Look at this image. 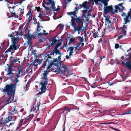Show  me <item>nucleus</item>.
<instances>
[{
  "label": "nucleus",
  "instance_id": "f257e3e1",
  "mask_svg": "<svg viewBox=\"0 0 131 131\" xmlns=\"http://www.w3.org/2000/svg\"><path fill=\"white\" fill-rule=\"evenodd\" d=\"M50 62V64H48L47 67V69L44 71V73L41 74V78L42 80L40 84L41 85L40 89L42 93H44L46 91V86L48 83V79L47 75L49 72V70L51 68L52 65H54L55 66H57L58 64V60L57 59H52L51 60L49 61Z\"/></svg>",
  "mask_w": 131,
  "mask_h": 131
},
{
  "label": "nucleus",
  "instance_id": "f03ea898",
  "mask_svg": "<svg viewBox=\"0 0 131 131\" xmlns=\"http://www.w3.org/2000/svg\"><path fill=\"white\" fill-rule=\"evenodd\" d=\"M5 94L8 95L5 102L6 104L11 103L13 101L15 93V89L14 85H12L6 84L4 88L3 91Z\"/></svg>",
  "mask_w": 131,
  "mask_h": 131
},
{
  "label": "nucleus",
  "instance_id": "7ed1b4c3",
  "mask_svg": "<svg viewBox=\"0 0 131 131\" xmlns=\"http://www.w3.org/2000/svg\"><path fill=\"white\" fill-rule=\"evenodd\" d=\"M23 71L22 68L20 66L18 67L17 70L15 72L13 73L9 71L7 72V75L11 79L13 82L16 85L19 81L18 79L20 77V74Z\"/></svg>",
  "mask_w": 131,
  "mask_h": 131
},
{
  "label": "nucleus",
  "instance_id": "20e7f679",
  "mask_svg": "<svg viewBox=\"0 0 131 131\" xmlns=\"http://www.w3.org/2000/svg\"><path fill=\"white\" fill-rule=\"evenodd\" d=\"M47 1L48 2L46 3L45 2H43L42 4V6L45 8V9L47 13H49L51 10L53 11H57L59 10V6L57 8H56L54 3L53 1H52V0Z\"/></svg>",
  "mask_w": 131,
  "mask_h": 131
},
{
  "label": "nucleus",
  "instance_id": "39448f33",
  "mask_svg": "<svg viewBox=\"0 0 131 131\" xmlns=\"http://www.w3.org/2000/svg\"><path fill=\"white\" fill-rule=\"evenodd\" d=\"M8 36L9 37H11V39L13 41L12 42V44L10 46L9 48L6 51L5 53H7L10 52L12 53H13L14 52V50H16L18 48V45L16 44L18 42L19 38L18 35L16 36V37H15V36H13L11 34H9Z\"/></svg>",
  "mask_w": 131,
  "mask_h": 131
},
{
  "label": "nucleus",
  "instance_id": "423d86ee",
  "mask_svg": "<svg viewBox=\"0 0 131 131\" xmlns=\"http://www.w3.org/2000/svg\"><path fill=\"white\" fill-rule=\"evenodd\" d=\"M123 65L125 64L128 70H131V53H129L128 55L126 56L124 58V56L121 58V59L119 61Z\"/></svg>",
  "mask_w": 131,
  "mask_h": 131
},
{
  "label": "nucleus",
  "instance_id": "0eeeda50",
  "mask_svg": "<svg viewBox=\"0 0 131 131\" xmlns=\"http://www.w3.org/2000/svg\"><path fill=\"white\" fill-rule=\"evenodd\" d=\"M40 104L39 102H38L37 103V106L34 104L33 107H31V109L30 110V114L26 118H25L27 123L29 122L34 117L33 114L37 113L39 110Z\"/></svg>",
  "mask_w": 131,
  "mask_h": 131
},
{
  "label": "nucleus",
  "instance_id": "6e6552de",
  "mask_svg": "<svg viewBox=\"0 0 131 131\" xmlns=\"http://www.w3.org/2000/svg\"><path fill=\"white\" fill-rule=\"evenodd\" d=\"M13 118L12 116H8L3 121L0 120V127L1 131H6L7 123L12 121Z\"/></svg>",
  "mask_w": 131,
  "mask_h": 131
},
{
  "label": "nucleus",
  "instance_id": "1a4fd4ad",
  "mask_svg": "<svg viewBox=\"0 0 131 131\" xmlns=\"http://www.w3.org/2000/svg\"><path fill=\"white\" fill-rule=\"evenodd\" d=\"M104 17H105V21L106 23L104 30L106 32H109L112 29L111 26L112 23L108 18L106 17L105 16H104Z\"/></svg>",
  "mask_w": 131,
  "mask_h": 131
},
{
  "label": "nucleus",
  "instance_id": "9d476101",
  "mask_svg": "<svg viewBox=\"0 0 131 131\" xmlns=\"http://www.w3.org/2000/svg\"><path fill=\"white\" fill-rule=\"evenodd\" d=\"M67 14L70 15L72 19L71 21V25H72V27L76 26V25L75 21V19L74 18L77 17L76 13L75 12H67Z\"/></svg>",
  "mask_w": 131,
  "mask_h": 131
},
{
  "label": "nucleus",
  "instance_id": "9b49d317",
  "mask_svg": "<svg viewBox=\"0 0 131 131\" xmlns=\"http://www.w3.org/2000/svg\"><path fill=\"white\" fill-rule=\"evenodd\" d=\"M115 11H118V10L120 12H122L121 15L122 17L126 16L125 13L123 12V10L125 8L123 6L122 4H119L115 6Z\"/></svg>",
  "mask_w": 131,
  "mask_h": 131
},
{
  "label": "nucleus",
  "instance_id": "f8f14e48",
  "mask_svg": "<svg viewBox=\"0 0 131 131\" xmlns=\"http://www.w3.org/2000/svg\"><path fill=\"white\" fill-rule=\"evenodd\" d=\"M123 29L118 35V38L120 39L125 36L126 35V30L127 29L126 26L124 25L123 27Z\"/></svg>",
  "mask_w": 131,
  "mask_h": 131
},
{
  "label": "nucleus",
  "instance_id": "ddd939ff",
  "mask_svg": "<svg viewBox=\"0 0 131 131\" xmlns=\"http://www.w3.org/2000/svg\"><path fill=\"white\" fill-rule=\"evenodd\" d=\"M104 13L106 14L108 12H111L113 11L112 6V5L109 6L107 7H104Z\"/></svg>",
  "mask_w": 131,
  "mask_h": 131
},
{
  "label": "nucleus",
  "instance_id": "4468645a",
  "mask_svg": "<svg viewBox=\"0 0 131 131\" xmlns=\"http://www.w3.org/2000/svg\"><path fill=\"white\" fill-rule=\"evenodd\" d=\"M15 7V6H13L12 7H11L10 6H9L8 8L9 10L10 13L11 14V16L12 17H16V15L15 14L14 9Z\"/></svg>",
  "mask_w": 131,
  "mask_h": 131
},
{
  "label": "nucleus",
  "instance_id": "2eb2a0df",
  "mask_svg": "<svg viewBox=\"0 0 131 131\" xmlns=\"http://www.w3.org/2000/svg\"><path fill=\"white\" fill-rule=\"evenodd\" d=\"M129 17H130V18H131L130 11H129L127 13V15L126 16V17L124 18V20L125 21V24L129 22L130 20L128 19Z\"/></svg>",
  "mask_w": 131,
  "mask_h": 131
},
{
  "label": "nucleus",
  "instance_id": "dca6fc26",
  "mask_svg": "<svg viewBox=\"0 0 131 131\" xmlns=\"http://www.w3.org/2000/svg\"><path fill=\"white\" fill-rule=\"evenodd\" d=\"M33 35H30V34L27 36V39L28 41L27 42L28 45L29 46V49L30 48L31 46V39Z\"/></svg>",
  "mask_w": 131,
  "mask_h": 131
},
{
  "label": "nucleus",
  "instance_id": "f3484780",
  "mask_svg": "<svg viewBox=\"0 0 131 131\" xmlns=\"http://www.w3.org/2000/svg\"><path fill=\"white\" fill-rule=\"evenodd\" d=\"M68 68L64 64H62L60 68V71L64 74H66L67 72Z\"/></svg>",
  "mask_w": 131,
  "mask_h": 131
},
{
  "label": "nucleus",
  "instance_id": "a211bd4d",
  "mask_svg": "<svg viewBox=\"0 0 131 131\" xmlns=\"http://www.w3.org/2000/svg\"><path fill=\"white\" fill-rule=\"evenodd\" d=\"M16 106H15V107L11 108V111L8 112L9 115H13L16 114L17 113V111L16 109Z\"/></svg>",
  "mask_w": 131,
  "mask_h": 131
},
{
  "label": "nucleus",
  "instance_id": "6ab92c4d",
  "mask_svg": "<svg viewBox=\"0 0 131 131\" xmlns=\"http://www.w3.org/2000/svg\"><path fill=\"white\" fill-rule=\"evenodd\" d=\"M89 4V2H85L83 3V7L86 10H83L82 11L83 13H86L87 12L86 10L89 9V7H86V6Z\"/></svg>",
  "mask_w": 131,
  "mask_h": 131
},
{
  "label": "nucleus",
  "instance_id": "aec40b11",
  "mask_svg": "<svg viewBox=\"0 0 131 131\" xmlns=\"http://www.w3.org/2000/svg\"><path fill=\"white\" fill-rule=\"evenodd\" d=\"M75 20L77 22L79 23V24L81 25L82 24V18L81 17H78L74 18Z\"/></svg>",
  "mask_w": 131,
  "mask_h": 131
},
{
  "label": "nucleus",
  "instance_id": "412c9836",
  "mask_svg": "<svg viewBox=\"0 0 131 131\" xmlns=\"http://www.w3.org/2000/svg\"><path fill=\"white\" fill-rule=\"evenodd\" d=\"M63 109L64 111H67V113L65 115V116L66 117V115L68 114V113L70 112L71 110L73 109V108H71L69 107H64Z\"/></svg>",
  "mask_w": 131,
  "mask_h": 131
},
{
  "label": "nucleus",
  "instance_id": "4be33fe9",
  "mask_svg": "<svg viewBox=\"0 0 131 131\" xmlns=\"http://www.w3.org/2000/svg\"><path fill=\"white\" fill-rule=\"evenodd\" d=\"M27 123L26 122L25 119H23L20 120L19 121V126H21L23 125L27 124Z\"/></svg>",
  "mask_w": 131,
  "mask_h": 131
},
{
  "label": "nucleus",
  "instance_id": "5701e85b",
  "mask_svg": "<svg viewBox=\"0 0 131 131\" xmlns=\"http://www.w3.org/2000/svg\"><path fill=\"white\" fill-rule=\"evenodd\" d=\"M19 60V59H13L10 62V65L11 66H13L14 63L17 62Z\"/></svg>",
  "mask_w": 131,
  "mask_h": 131
},
{
  "label": "nucleus",
  "instance_id": "b1692460",
  "mask_svg": "<svg viewBox=\"0 0 131 131\" xmlns=\"http://www.w3.org/2000/svg\"><path fill=\"white\" fill-rule=\"evenodd\" d=\"M31 52L32 54L34 56V58H35V59H38V57H37V54L36 53L37 52V51L35 50H32L31 51Z\"/></svg>",
  "mask_w": 131,
  "mask_h": 131
},
{
  "label": "nucleus",
  "instance_id": "393cba45",
  "mask_svg": "<svg viewBox=\"0 0 131 131\" xmlns=\"http://www.w3.org/2000/svg\"><path fill=\"white\" fill-rule=\"evenodd\" d=\"M39 62V59L37 58L36 59H35L34 61L32 62V64L34 66H36L38 65L37 63Z\"/></svg>",
  "mask_w": 131,
  "mask_h": 131
},
{
  "label": "nucleus",
  "instance_id": "a878e982",
  "mask_svg": "<svg viewBox=\"0 0 131 131\" xmlns=\"http://www.w3.org/2000/svg\"><path fill=\"white\" fill-rule=\"evenodd\" d=\"M74 47H69L68 50H69L70 51L69 53L70 54H72L73 53V50L74 49Z\"/></svg>",
  "mask_w": 131,
  "mask_h": 131
},
{
  "label": "nucleus",
  "instance_id": "bb28decb",
  "mask_svg": "<svg viewBox=\"0 0 131 131\" xmlns=\"http://www.w3.org/2000/svg\"><path fill=\"white\" fill-rule=\"evenodd\" d=\"M62 42L61 41H59L56 44L54 48V49H58V47L61 45Z\"/></svg>",
  "mask_w": 131,
  "mask_h": 131
},
{
  "label": "nucleus",
  "instance_id": "cd10ccee",
  "mask_svg": "<svg viewBox=\"0 0 131 131\" xmlns=\"http://www.w3.org/2000/svg\"><path fill=\"white\" fill-rule=\"evenodd\" d=\"M92 32L93 33V37L94 38H96L97 37H98L97 34L98 33L97 32H95L94 31H92Z\"/></svg>",
  "mask_w": 131,
  "mask_h": 131
},
{
  "label": "nucleus",
  "instance_id": "c85d7f7f",
  "mask_svg": "<svg viewBox=\"0 0 131 131\" xmlns=\"http://www.w3.org/2000/svg\"><path fill=\"white\" fill-rule=\"evenodd\" d=\"M54 50L55 51V53L56 54H58L59 55L61 54V53L60 52L59 50L57 49L54 48Z\"/></svg>",
  "mask_w": 131,
  "mask_h": 131
},
{
  "label": "nucleus",
  "instance_id": "c756f323",
  "mask_svg": "<svg viewBox=\"0 0 131 131\" xmlns=\"http://www.w3.org/2000/svg\"><path fill=\"white\" fill-rule=\"evenodd\" d=\"M98 59L99 60L95 62V64L96 66V65H97L98 64H100V63L101 61L102 57L99 58Z\"/></svg>",
  "mask_w": 131,
  "mask_h": 131
},
{
  "label": "nucleus",
  "instance_id": "7c9ffc66",
  "mask_svg": "<svg viewBox=\"0 0 131 131\" xmlns=\"http://www.w3.org/2000/svg\"><path fill=\"white\" fill-rule=\"evenodd\" d=\"M77 39L80 40V42L81 43H82L84 41L83 37L78 36L77 37Z\"/></svg>",
  "mask_w": 131,
  "mask_h": 131
},
{
  "label": "nucleus",
  "instance_id": "2f4dec72",
  "mask_svg": "<svg viewBox=\"0 0 131 131\" xmlns=\"http://www.w3.org/2000/svg\"><path fill=\"white\" fill-rule=\"evenodd\" d=\"M130 114H131V111H125L123 112L122 113V115H128Z\"/></svg>",
  "mask_w": 131,
  "mask_h": 131
},
{
  "label": "nucleus",
  "instance_id": "473e14b6",
  "mask_svg": "<svg viewBox=\"0 0 131 131\" xmlns=\"http://www.w3.org/2000/svg\"><path fill=\"white\" fill-rule=\"evenodd\" d=\"M57 41V40L56 39H52L51 41L52 43L51 44V45L52 46H53L54 44L56 43Z\"/></svg>",
  "mask_w": 131,
  "mask_h": 131
},
{
  "label": "nucleus",
  "instance_id": "72a5a7b5",
  "mask_svg": "<svg viewBox=\"0 0 131 131\" xmlns=\"http://www.w3.org/2000/svg\"><path fill=\"white\" fill-rule=\"evenodd\" d=\"M25 35L26 36L30 34L29 30L27 29V28L25 29Z\"/></svg>",
  "mask_w": 131,
  "mask_h": 131
},
{
  "label": "nucleus",
  "instance_id": "f704fd0d",
  "mask_svg": "<svg viewBox=\"0 0 131 131\" xmlns=\"http://www.w3.org/2000/svg\"><path fill=\"white\" fill-rule=\"evenodd\" d=\"M49 54H48L47 55L48 56L50 55H53V56L54 54V53H55V51H54V49L53 50H51Z\"/></svg>",
  "mask_w": 131,
  "mask_h": 131
},
{
  "label": "nucleus",
  "instance_id": "c9c22d12",
  "mask_svg": "<svg viewBox=\"0 0 131 131\" xmlns=\"http://www.w3.org/2000/svg\"><path fill=\"white\" fill-rule=\"evenodd\" d=\"M81 25L79 24L78 26V27L77 28V31H81L82 29V26H81Z\"/></svg>",
  "mask_w": 131,
  "mask_h": 131
},
{
  "label": "nucleus",
  "instance_id": "e433bc0d",
  "mask_svg": "<svg viewBox=\"0 0 131 131\" xmlns=\"http://www.w3.org/2000/svg\"><path fill=\"white\" fill-rule=\"evenodd\" d=\"M38 36H39L40 37H41L43 35H46L48 34V33H42L40 32L38 34Z\"/></svg>",
  "mask_w": 131,
  "mask_h": 131
},
{
  "label": "nucleus",
  "instance_id": "4c0bfd02",
  "mask_svg": "<svg viewBox=\"0 0 131 131\" xmlns=\"http://www.w3.org/2000/svg\"><path fill=\"white\" fill-rule=\"evenodd\" d=\"M15 122L14 121H13L11 123H10L8 125H6V127H10L11 126L13 125L15 123Z\"/></svg>",
  "mask_w": 131,
  "mask_h": 131
},
{
  "label": "nucleus",
  "instance_id": "58836bf2",
  "mask_svg": "<svg viewBox=\"0 0 131 131\" xmlns=\"http://www.w3.org/2000/svg\"><path fill=\"white\" fill-rule=\"evenodd\" d=\"M13 66H9L8 68V70L7 71V72H9V71L10 72H12Z\"/></svg>",
  "mask_w": 131,
  "mask_h": 131
},
{
  "label": "nucleus",
  "instance_id": "ea45409f",
  "mask_svg": "<svg viewBox=\"0 0 131 131\" xmlns=\"http://www.w3.org/2000/svg\"><path fill=\"white\" fill-rule=\"evenodd\" d=\"M83 43H82L80 42V43H77L76 47H81V46L82 45Z\"/></svg>",
  "mask_w": 131,
  "mask_h": 131
},
{
  "label": "nucleus",
  "instance_id": "a19ab883",
  "mask_svg": "<svg viewBox=\"0 0 131 131\" xmlns=\"http://www.w3.org/2000/svg\"><path fill=\"white\" fill-rule=\"evenodd\" d=\"M72 55V54H70V53H69V55H67L66 56V58L67 59H68L71 58V56Z\"/></svg>",
  "mask_w": 131,
  "mask_h": 131
},
{
  "label": "nucleus",
  "instance_id": "79ce46f5",
  "mask_svg": "<svg viewBox=\"0 0 131 131\" xmlns=\"http://www.w3.org/2000/svg\"><path fill=\"white\" fill-rule=\"evenodd\" d=\"M42 28V27L41 26L40 27H37V32H39L41 30V29Z\"/></svg>",
  "mask_w": 131,
  "mask_h": 131
},
{
  "label": "nucleus",
  "instance_id": "37998d69",
  "mask_svg": "<svg viewBox=\"0 0 131 131\" xmlns=\"http://www.w3.org/2000/svg\"><path fill=\"white\" fill-rule=\"evenodd\" d=\"M59 111L60 112V113L61 114H62L63 113H64V111L63 109V108L60 109L59 110Z\"/></svg>",
  "mask_w": 131,
  "mask_h": 131
},
{
  "label": "nucleus",
  "instance_id": "c03bdc74",
  "mask_svg": "<svg viewBox=\"0 0 131 131\" xmlns=\"http://www.w3.org/2000/svg\"><path fill=\"white\" fill-rule=\"evenodd\" d=\"M46 66V62L45 61H44L42 65V68H45Z\"/></svg>",
  "mask_w": 131,
  "mask_h": 131
},
{
  "label": "nucleus",
  "instance_id": "a18cd8bd",
  "mask_svg": "<svg viewBox=\"0 0 131 131\" xmlns=\"http://www.w3.org/2000/svg\"><path fill=\"white\" fill-rule=\"evenodd\" d=\"M65 122H64L62 126L63 130L62 131H65Z\"/></svg>",
  "mask_w": 131,
  "mask_h": 131
},
{
  "label": "nucleus",
  "instance_id": "49530a36",
  "mask_svg": "<svg viewBox=\"0 0 131 131\" xmlns=\"http://www.w3.org/2000/svg\"><path fill=\"white\" fill-rule=\"evenodd\" d=\"M3 0H0V1H3ZM13 0H5V1H6L8 3H9L10 4H12V2H11Z\"/></svg>",
  "mask_w": 131,
  "mask_h": 131
},
{
  "label": "nucleus",
  "instance_id": "de8ad7c7",
  "mask_svg": "<svg viewBox=\"0 0 131 131\" xmlns=\"http://www.w3.org/2000/svg\"><path fill=\"white\" fill-rule=\"evenodd\" d=\"M24 9H20V13H21V15H23V13H24Z\"/></svg>",
  "mask_w": 131,
  "mask_h": 131
},
{
  "label": "nucleus",
  "instance_id": "09e8293b",
  "mask_svg": "<svg viewBox=\"0 0 131 131\" xmlns=\"http://www.w3.org/2000/svg\"><path fill=\"white\" fill-rule=\"evenodd\" d=\"M108 1L107 0H102V3L104 4L106 2H108Z\"/></svg>",
  "mask_w": 131,
  "mask_h": 131
},
{
  "label": "nucleus",
  "instance_id": "8fccbe9b",
  "mask_svg": "<svg viewBox=\"0 0 131 131\" xmlns=\"http://www.w3.org/2000/svg\"><path fill=\"white\" fill-rule=\"evenodd\" d=\"M109 91L111 93V94H114L115 93V92L114 91H111L110 90H109Z\"/></svg>",
  "mask_w": 131,
  "mask_h": 131
},
{
  "label": "nucleus",
  "instance_id": "3c124183",
  "mask_svg": "<svg viewBox=\"0 0 131 131\" xmlns=\"http://www.w3.org/2000/svg\"><path fill=\"white\" fill-rule=\"evenodd\" d=\"M119 45L118 44H116L115 46V48L116 49H117L119 47Z\"/></svg>",
  "mask_w": 131,
  "mask_h": 131
},
{
  "label": "nucleus",
  "instance_id": "603ef678",
  "mask_svg": "<svg viewBox=\"0 0 131 131\" xmlns=\"http://www.w3.org/2000/svg\"><path fill=\"white\" fill-rule=\"evenodd\" d=\"M27 85H26L24 87V90L25 91V92L27 91Z\"/></svg>",
  "mask_w": 131,
  "mask_h": 131
},
{
  "label": "nucleus",
  "instance_id": "864d4df0",
  "mask_svg": "<svg viewBox=\"0 0 131 131\" xmlns=\"http://www.w3.org/2000/svg\"><path fill=\"white\" fill-rule=\"evenodd\" d=\"M75 39H74L71 38L70 39V42H74Z\"/></svg>",
  "mask_w": 131,
  "mask_h": 131
},
{
  "label": "nucleus",
  "instance_id": "5fc2aeb1",
  "mask_svg": "<svg viewBox=\"0 0 131 131\" xmlns=\"http://www.w3.org/2000/svg\"><path fill=\"white\" fill-rule=\"evenodd\" d=\"M36 24L37 25V27H40V23L39 21L37 22L35 24Z\"/></svg>",
  "mask_w": 131,
  "mask_h": 131
},
{
  "label": "nucleus",
  "instance_id": "6e6d98bb",
  "mask_svg": "<svg viewBox=\"0 0 131 131\" xmlns=\"http://www.w3.org/2000/svg\"><path fill=\"white\" fill-rule=\"evenodd\" d=\"M76 26L73 27L74 31V33H75L76 32V31L77 30V29H76Z\"/></svg>",
  "mask_w": 131,
  "mask_h": 131
},
{
  "label": "nucleus",
  "instance_id": "4d7b16f0",
  "mask_svg": "<svg viewBox=\"0 0 131 131\" xmlns=\"http://www.w3.org/2000/svg\"><path fill=\"white\" fill-rule=\"evenodd\" d=\"M111 128L113 129V130H116V131H120V130H118V129H115V128H113V127H112Z\"/></svg>",
  "mask_w": 131,
  "mask_h": 131
},
{
  "label": "nucleus",
  "instance_id": "13d9d810",
  "mask_svg": "<svg viewBox=\"0 0 131 131\" xmlns=\"http://www.w3.org/2000/svg\"><path fill=\"white\" fill-rule=\"evenodd\" d=\"M74 9H75V12L76 11H77L79 9V7H76Z\"/></svg>",
  "mask_w": 131,
  "mask_h": 131
},
{
  "label": "nucleus",
  "instance_id": "bf43d9fd",
  "mask_svg": "<svg viewBox=\"0 0 131 131\" xmlns=\"http://www.w3.org/2000/svg\"><path fill=\"white\" fill-rule=\"evenodd\" d=\"M111 123H108V124L107 123H101L100 124H104V125H107V124H110Z\"/></svg>",
  "mask_w": 131,
  "mask_h": 131
},
{
  "label": "nucleus",
  "instance_id": "052dcab7",
  "mask_svg": "<svg viewBox=\"0 0 131 131\" xmlns=\"http://www.w3.org/2000/svg\"><path fill=\"white\" fill-rule=\"evenodd\" d=\"M74 48H76L78 49H79V50H80V49H81V47H76V46L75 47H74Z\"/></svg>",
  "mask_w": 131,
  "mask_h": 131
},
{
  "label": "nucleus",
  "instance_id": "680f3d73",
  "mask_svg": "<svg viewBox=\"0 0 131 131\" xmlns=\"http://www.w3.org/2000/svg\"><path fill=\"white\" fill-rule=\"evenodd\" d=\"M123 78V80H122L121 81H124L125 80V79H126V77H124L123 78Z\"/></svg>",
  "mask_w": 131,
  "mask_h": 131
},
{
  "label": "nucleus",
  "instance_id": "e2e57ef3",
  "mask_svg": "<svg viewBox=\"0 0 131 131\" xmlns=\"http://www.w3.org/2000/svg\"><path fill=\"white\" fill-rule=\"evenodd\" d=\"M40 118H37L36 119V121L37 122H39L40 121Z\"/></svg>",
  "mask_w": 131,
  "mask_h": 131
},
{
  "label": "nucleus",
  "instance_id": "0e129e2a",
  "mask_svg": "<svg viewBox=\"0 0 131 131\" xmlns=\"http://www.w3.org/2000/svg\"><path fill=\"white\" fill-rule=\"evenodd\" d=\"M22 2H23L21 0V1L18 2V3L20 5L22 3Z\"/></svg>",
  "mask_w": 131,
  "mask_h": 131
},
{
  "label": "nucleus",
  "instance_id": "69168bd1",
  "mask_svg": "<svg viewBox=\"0 0 131 131\" xmlns=\"http://www.w3.org/2000/svg\"><path fill=\"white\" fill-rule=\"evenodd\" d=\"M76 49L75 50V52L77 53V52L79 50V49H78L76 48Z\"/></svg>",
  "mask_w": 131,
  "mask_h": 131
},
{
  "label": "nucleus",
  "instance_id": "338daca9",
  "mask_svg": "<svg viewBox=\"0 0 131 131\" xmlns=\"http://www.w3.org/2000/svg\"><path fill=\"white\" fill-rule=\"evenodd\" d=\"M104 4V6H105V7H107V5H108L107 2H106L105 4Z\"/></svg>",
  "mask_w": 131,
  "mask_h": 131
},
{
  "label": "nucleus",
  "instance_id": "774afa93",
  "mask_svg": "<svg viewBox=\"0 0 131 131\" xmlns=\"http://www.w3.org/2000/svg\"><path fill=\"white\" fill-rule=\"evenodd\" d=\"M24 110L23 109H21L20 110V112L21 113H22V112H23V111Z\"/></svg>",
  "mask_w": 131,
  "mask_h": 131
}]
</instances>
